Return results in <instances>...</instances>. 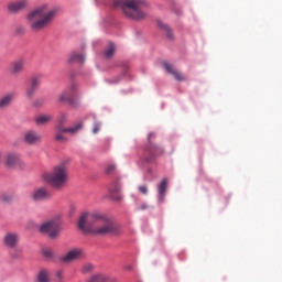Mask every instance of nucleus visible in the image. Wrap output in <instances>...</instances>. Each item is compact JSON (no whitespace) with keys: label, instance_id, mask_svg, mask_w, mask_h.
Wrapping results in <instances>:
<instances>
[{"label":"nucleus","instance_id":"nucleus-24","mask_svg":"<svg viewBox=\"0 0 282 282\" xmlns=\"http://www.w3.org/2000/svg\"><path fill=\"white\" fill-rule=\"evenodd\" d=\"M42 254L45 259H48V260L55 259L56 257V252H54V250H52L51 248H44L42 250Z\"/></svg>","mask_w":282,"mask_h":282},{"label":"nucleus","instance_id":"nucleus-33","mask_svg":"<svg viewBox=\"0 0 282 282\" xmlns=\"http://www.w3.org/2000/svg\"><path fill=\"white\" fill-rule=\"evenodd\" d=\"M91 270H94V264H85L82 269V272L87 274L88 272H91Z\"/></svg>","mask_w":282,"mask_h":282},{"label":"nucleus","instance_id":"nucleus-30","mask_svg":"<svg viewBox=\"0 0 282 282\" xmlns=\"http://www.w3.org/2000/svg\"><path fill=\"white\" fill-rule=\"evenodd\" d=\"M43 105H45L44 98H37L33 101V107H43Z\"/></svg>","mask_w":282,"mask_h":282},{"label":"nucleus","instance_id":"nucleus-36","mask_svg":"<svg viewBox=\"0 0 282 282\" xmlns=\"http://www.w3.org/2000/svg\"><path fill=\"white\" fill-rule=\"evenodd\" d=\"M120 77H113L111 79H107L108 85H118Z\"/></svg>","mask_w":282,"mask_h":282},{"label":"nucleus","instance_id":"nucleus-19","mask_svg":"<svg viewBox=\"0 0 282 282\" xmlns=\"http://www.w3.org/2000/svg\"><path fill=\"white\" fill-rule=\"evenodd\" d=\"M166 178L162 180L159 184V202H164V197L166 196Z\"/></svg>","mask_w":282,"mask_h":282},{"label":"nucleus","instance_id":"nucleus-2","mask_svg":"<svg viewBox=\"0 0 282 282\" xmlns=\"http://www.w3.org/2000/svg\"><path fill=\"white\" fill-rule=\"evenodd\" d=\"M58 12H61V7H52L48 3L35 8L26 18L32 32H41L50 28Z\"/></svg>","mask_w":282,"mask_h":282},{"label":"nucleus","instance_id":"nucleus-3","mask_svg":"<svg viewBox=\"0 0 282 282\" xmlns=\"http://www.w3.org/2000/svg\"><path fill=\"white\" fill-rule=\"evenodd\" d=\"M43 180L51 188L63 191V187L67 186V182H69V167L67 166V161L61 162L55 165L51 172L44 173Z\"/></svg>","mask_w":282,"mask_h":282},{"label":"nucleus","instance_id":"nucleus-35","mask_svg":"<svg viewBox=\"0 0 282 282\" xmlns=\"http://www.w3.org/2000/svg\"><path fill=\"white\" fill-rule=\"evenodd\" d=\"M138 191L141 192L142 195H148L149 187H147V185H141L138 187Z\"/></svg>","mask_w":282,"mask_h":282},{"label":"nucleus","instance_id":"nucleus-4","mask_svg":"<svg viewBox=\"0 0 282 282\" xmlns=\"http://www.w3.org/2000/svg\"><path fill=\"white\" fill-rule=\"evenodd\" d=\"M112 6L122 10L123 14L133 21L147 19V13L142 11V8L149 4L144 0H115Z\"/></svg>","mask_w":282,"mask_h":282},{"label":"nucleus","instance_id":"nucleus-25","mask_svg":"<svg viewBox=\"0 0 282 282\" xmlns=\"http://www.w3.org/2000/svg\"><path fill=\"white\" fill-rule=\"evenodd\" d=\"M31 87H33V89H39V87L41 86V76L35 75L31 77V82L30 85Z\"/></svg>","mask_w":282,"mask_h":282},{"label":"nucleus","instance_id":"nucleus-29","mask_svg":"<svg viewBox=\"0 0 282 282\" xmlns=\"http://www.w3.org/2000/svg\"><path fill=\"white\" fill-rule=\"evenodd\" d=\"M36 88H33L29 85V87L26 88V98H34V94H36Z\"/></svg>","mask_w":282,"mask_h":282},{"label":"nucleus","instance_id":"nucleus-20","mask_svg":"<svg viewBox=\"0 0 282 282\" xmlns=\"http://www.w3.org/2000/svg\"><path fill=\"white\" fill-rule=\"evenodd\" d=\"M37 282H51L52 280L50 279V271L46 269H42L39 271L37 276H36Z\"/></svg>","mask_w":282,"mask_h":282},{"label":"nucleus","instance_id":"nucleus-28","mask_svg":"<svg viewBox=\"0 0 282 282\" xmlns=\"http://www.w3.org/2000/svg\"><path fill=\"white\" fill-rule=\"evenodd\" d=\"M158 25H159V28H161L162 30H165V32H167L169 39H173V34L171 33V30H169V26L166 24L162 23V21H158Z\"/></svg>","mask_w":282,"mask_h":282},{"label":"nucleus","instance_id":"nucleus-7","mask_svg":"<svg viewBox=\"0 0 282 282\" xmlns=\"http://www.w3.org/2000/svg\"><path fill=\"white\" fill-rule=\"evenodd\" d=\"M78 89V85L72 84L69 89L62 91L58 97L57 101L62 105H70V107H78V101L74 98L76 90Z\"/></svg>","mask_w":282,"mask_h":282},{"label":"nucleus","instance_id":"nucleus-9","mask_svg":"<svg viewBox=\"0 0 282 282\" xmlns=\"http://www.w3.org/2000/svg\"><path fill=\"white\" fill-rule=\"evenodd\" d=\"M80 129H83V122L77 123L73 128L56 127L55 140L57 142H67V137H65V133H78Z\"/></svg>","mask_w":282,"mask_h":282},{"label":"nucleus","instance_id":"nucleus-34","mask_svg":"<svg viewBox=\"0 0 282 282\" xmlns=\"http://www.w3.org/2000/svg\"><path fill=\"white\" fill-rule=\"evenodd\" d=\"M0 199L2 200V202H12V199H14V196H12V195H10V194H3L1 197H0Z\"/></svg>","mask_w":282,"mask_h":282},{"label":"nucleus","instance_id":"nucleus-21","mask_svg":"<svg viewBox=\"0 0 282 282\" xmlns=\"http://www.w3.org/2000/svg\"><path fill=\"white\" fill-rule=\"evenodd\" d=\"M69 63H85V55L80 53H73L69 56Z\"/></svg>","mask_w":282,"mask_h":282},{"label":"nucleus","instance_id":"nucleus-16","mask_svg":"<svg viewBox=\"0 0 282 282\" xmlns=\"http://www.w3.org/2000/svg\"><path fill=\"white\" fill-rule=\"evenodd\" d=\"M25 144H39L41 142L42 138L41 134L34 130H29L24 132V138H23Z\"/></svg>","mask_w":282,"mask_h":282},{"label":"nucleus","instance_id":"nucleus-37","mask_svg":"<svg viewBox=\"0 0 282 282\" xmlns=\"http://www.w3.org/2000/svg\"><path fill=\"white\" fill-rule=\"evenodd\" d=\"M100 131V122L95 121L93 127V133H98Z\"/></svg>","mask_w":282,"mask_h":282},{"label":"nucleus","instance_id":"nucleus-39","mask_svg":"<svg viewBox=\"0 0 282 282\" xmlns=\"http://www.w3.org/2000/svg\"><path fill=\"white\" fill-rule=\"evenodd\" d=\"M147 208H149V205L142 204V205L139 207V210H147Z\"/></svg>","mask_w":282,"mask_h":282},{"label":"nucleus","instance_id":"nucleus-31","mask_svg":"<svg viewBox=\"0 0 282 282\" xmlns=\"http://www.w3.org/2000/svg\"><path fill=\"white\" fill-rule=\"evenodd\" d=\"M106 173H107V175H111L112 173H116V165L115 164L107 165Z\"/></svg>","mask_w":282,"mask_h":282},{"label":"nucleus","instance_id":"nucleus-8","mask_svg":"<svg viewBox=\"0 0 282 282\" xmlns=\"http://www.w3.org/2000/svg\"><path fill=\"white\" fill-rule=\"evenodd\" d=\"M1 243L8 250H17L21 243V235L17 231H7L2 236Z\"/></svg>","mask_w":282,"mask_h":282},{"label":"nucleus","instance_id":"nucleus-6","mask_svg":"<svg viewBox=\"0 0 282 282\" xmlns=\"http://www.w3.org/2000/svg\"><path fill=\"white\" fill-rule=\"evenodd\" d=\"M61 230V223L56 219L46 220L40 226V232L47 235L50 239H58Z\"/></svg>","mask_w":282,"mask_h":282},{"label":"nucleus","instance_id":"nucleus-15","mask_svg":"<svg viewBox=\"0 0 282 282\" xmlns=\"http://www.w3.org/2000/svg\"><path fill=\"white\" fill-rule=\"evenodd\" d=\"M163 66L166 69L167 74H171L172 76H174L175 80H177L178 83L186 82V75L182 74L173 65L169 63H164Z\"/></svg>","mask_w":282,"mask_h":282},{"label":"nucleus","instance_id":"nucleus-18","mask_svg":"<svg viewBox=\"0 0 282 282\" xmlns=\"http://www.w3.org/2000/svg\"><path fill=\"white\" fill-rule=\"evenodd\" d=\"M12 100H14V93L4 95L0 99V109H6L7 107H10V105H12Z\"/></svg>","mask_w":282,"mask_h":282},{"label":"nucleus","instance_id":"nucleus-10","mask_svg":"<svg viewBox=\"0 0 282 282\" xmlns=\"http://www.w3.org/2000/svg\"><path fill=\"white\" fill-rule=\"evenodd\" d=\"M9 72L11 76H21V74L25 72V58L20 57L13 61L10 65Z\"/></svg>","mask_w":282,"mask_h":282},{"label":"nucleus","instance_id":"nucleus-1","mask_svg":"<svg viewBox=\"0 0 282 282\" xmlns=\"http://www.w3.org/2000/svg\"><path fill=\"white\" fill-rule=\"evenodd\" d=\"M79 230L97 237L106 235H120V226L116 225L111 218L100 213L83 214L77 224Z\"/></svg>","mask_w":282,"mask_h":282},{"label":"nucleus","instance_id":"nucleus-40","mask_svg":"<svg viewBox=\"0 0 282 282\" xmlns=\"http://www.w3.org/2000/svg\"><path fill=\"white\" fill-rule=\"evenodd\" d=\"M1 158H3V153L0 151V164H1Z\"/></svg>","mask_w":282,"mask_h":282},{"label":"nucleus","instance_id":"nucleus-13","mask_svg":"<svg viewBox=\"0 0 282 282\" xmlns=\"http://www.w3.org/2000/svg\"><path fill=\"white\" fill-rule=\"evenodd\" d=\"M84 256L82 249H72L65 256L61 258L62 263H69L72 261H76V259H80Z\"/></svg>","mask_w":282,"mask_h":282},{"label":"nucleus","instance_id":"nucleus-11","mask_svg":"<svg viewBox=\"0 0 282 282\" xmlns=\"http://www.w3.org/2000/svg\"><path fill=\"white\" fill-rule=\"evenodd\" d=\"M4 164L7 169H17V166H21V156L13 152H8L4 155Z\"/></svg>","mask_w":282,"mask_h":282},{"label":"nucleus","instance_id":"nucleus-14","mask_svg":"<svg viewBox=\"0 0 282 282\" xmlns=\"http://www.w3.org/2000/svg\"><path fill=\"white\" fill-rule=\"evenodd\" d=\"M29 2L28 0H18L15 2H11L8 4V10L12 14H18V12H22V10H25L28 8Z\"/></svg>","mask_w":282,"mask_h":282},{"label":"nucleus","instance_id":"nucleus-38","mask_svg":"<svg viewBox=\"0 0 282 282\" xmlns=\"http://www.w3.org/2000/svg\"><path fill=\"white\" fill-rule=\"evenodd\" d=\"M55 276L57 279V282H64L63 281V271L62 270L56 271Z\"/></svg>","mask_w":282,"mask_h":282},{"label":"nucleus","instance_id":"nucleus-23","mask_svg":"<svg viewBox=\"0 0 282 282\" xmlns=\"http://www.w3.org/2000/svg\"><path fill=\"white\" fill-rule=\"evenodd\" d=\"M113 54H116V44L110 43L108 48L105 51L104 56L105 58H112Z\"/></svg>","mask_w":282,"mask_h":282},{"label":"nucleus","instance_id":"nucleus-12","mask_svg":"<svg viewBox=\"0 0 282 282\" xmlns=\"http://www.w3.org/2000/svg\"><path fill=\"white\" fill-rule=\"evenodd\" d=\"M31 197L33 202H45V199H50V197H52V194H50L47 188L40 187L32 193Z\"/></svg>","mask_w":282,"mask_h":282},{"label":"nucleus","instance_id":"nucleus-5","mask_svg":"<svg viewBox=\"0 0 282 282\" xmlns=\"http://www.w3.org/2000/svg\"><path fill=\"white\" fill-rule=\"evenodd\" d=\"M155 134L153 132L148 135V147L144 148L145 162H153L154 158H160L164 154V148L155 144Z\"/></svg>","mask_w":282,"mask_h":282},{"label":"nucleus","instance_id":"nucleus-26","mask_svg":"<svg viewBox=\"0 0 282 282\" xmlns=\"http://www.w3.org/2000/svg\"><path fill=\"white\" fill-rule=\"evenodd\" d=\"M88 282H107V275L95 274L88 280Z\"/></svg>","mask_w":282,"mask_h":282},{"label":"nucleus","instance_id":"nucleus-17","mask_svg":"<svg viewBox=\"0 0 282 282\" xmlns=\"http://www.w3.org/2000/svg\"><path fill=\"white\" fill-rule=\"evenodd\" d=\"M120 191H121V187L118 181L112 183V185L109 187L110 197L115 199V202H120V199H122V197L120 196H117V197L115 196L117 193H120Z\"/></svg>","mask_w":282,"mask_h":282},{"label":"nucleus","instance_id":"nucleus-27","mask_svg":"<svg viewBox=\"0 0 282 282\" xmlns=\"http://www.w3.org/2000/svg\"><path fill=\"white\" fill-rule=\"evenodd\" d=\"M67 122V113L62 112L57 118V126L56 127H64Z\"/></svg>","mask_w":282,"mask_h":282},{"label":"nucleus","instance_id":"nucleus-22","mask_svg":"<svg viewBox=\"0 0 282 282\" xmlns=\"http://www.w3.org/2000/svg\"><path fill=\"white\" fill-rule=\"evenodd\" d=\"M36 124H47V122H52V116L50 115H41L36 119Z\"/></svg>","mask_w":282,"mask_h":282},{"label":"nucleus","instance_id":"nucleus-32","mask_svg":"<svg viewBox=\"0 0 282 282\" xmlns=\"http://www.w3.org/2000/svg\"><path fill=\"white\" fill-rule=\"evenodd\" d=\"M11 259H21V251L13 249V251L10 253Z\"/></svg>","mask_w":282,"mask_h":282}]
</instances>
